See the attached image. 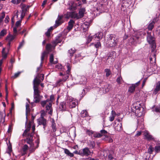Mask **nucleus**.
I'll use <instances>...</instances> for the list:
<instances>
[{
	"mask_svg": "<svg viewBox=\"0 0 160 160\" xmlns=\"http://www.w3.org/2000/svg\"><path fill=\"white\" fill-rule=\"evenodd\" d=\"M21 20H19L18 21H17L16 23L15 27L18 28V27H19V26L21 25Z\"/></svg>",
	"mask_w": 160,
	"mask_h": 160,
	"instance_id": "60",
	"label": "nucleus"
},
{
	"mask_svg": "<svg viewBox=\"0 0 160 160\" xmlns=\"http://www.w3.org/2000/svg\"><path fill=\"white\" fill-rule=\"evenodd\" d=\"M17 29V28L15 27L13 28V34H14L16 36L17 35L18 33V31Z\"/></svg>",
	"mask_w": 160,
	"mask_h": 160,
	"instance_id": "55",
	"label": "nucleus"
},
{
	"mask_svg": "<svg viewBox=\"0 0 160 160\" xmlns=\"http://www.w3.org/2000/svg\"><path fill=\"white\" fill-rule=\"evenodd\" d=\"M27 11V8H26L25 7V6H23V8H22V12L25 13Z\"/></svg>",
	"mask_w": 160,
	"mask_h": 160,
	"instance_id": "63",
	"label": "nucleus"
},
{
	"mask_svg": "<svg viewBox=\"0 0 160 160\" xmlns=\"http://www.w3.org/2000/svg\"><path fill=\"white\" fill-rule=\"evenodd\" d=\"M22 72H18L17 73H15L14 76H12V78H15L18 77V76L19 75L20 73H21Z\"/></svg>",
	"mask_w": 160,
	"mask_h": 160,
	"instance_id": "45",
	"label": "nucleus"
},
{
	"mask_svg": "<svg viewBox=\"0 0 160 160\" xmlns=\"http://www.w3.org/2000/svg\"><path fill=\"white\" fill-rule=\"evenodd\" d=\"M88 112L86 110H83L81 113V116L82 117H85L88 116Z\"/></svg>",
	"mask_w": 160,
	"mask_h": 160,
	"instance_id": "36",
	"label": "nucleus"
},
{
	"mask_svg": "<svg viewBox=\"0 0 160 160\" xmlns=\"http://www.w3.org/2000/svg\"><path fill=\"white\" fill-rule=\"evenodd\" d=\"M98 88L100 94H105L112 90V85L110 83H104V85L102 87Z\"/></svg>",
	"mask_w": 160,
	"mask_h": 160,
	"instance_id": "6",
	"label": "nucleus"
},
{
	"mask_svg": "<svg viewBox=\"0 0 160 160\" xmlns=\"http://www.w3.org/2000/svg\"><path fill=\"white\" fill-rule=\"evenodd\" d=\"M112 115L109 117V120L111 122L112 121L114 120L115 116V112H113L112 111Z\"/></svg>",
	"mask_w": 160,
	"mask_h": 160,
	"instance_id": "39",
	"label": "nucleus"
},
{
	"mask_svg": "<svg viewBox=\"0 0 160 160\" xmlns=\"http://www.w3.org/2000/svg\"><path fill=\"white\" fill-rule=\"evenodd\" d=\"M138 37L133 36L131 38L129 39V41L132 44H134L135 42H137L138 39Z\"/></svg>",
	"mask_w": 160,
	"mask_h": 160,
	"instance_id": "28",
	"label": "nucleus"
},
{
	"mask_svg": "<svg viewBox=\"0 0 160 160\" xmlns=\"http://www.w3.org/2000/svg\"><path fill=\"white\" fill-rule=\"evenodd\" d=\"M66 65L68 69L67 70H70L71 69V66L69 63H67L66 64Z\"/></svg>",
	"mask_w": 160,
	"mask_h": 160,
	"instance_id": "62",
	"label": "nucleus"
},
{
	"mask_svg": "<svg viewBox=\"0 0 160 160\" xmlns=\"http://www.w3.org/2000/svg\"><path fill=\"white\" fill-rule=\"evenodd\" d=\"M68 52L70 54V56H72L75 52V50L74 49L71 48L68 50Z\"/></svg>",
	"mask_w": 160,
	"mask_h": 160,
	"instance_id": "47",
	"label": "nucleus"
},
{
	"mask_svg": "<svg viewBox=\"0 0 160 160\" xmlns=\"http://www.w3.org/2000/svg\"><path fill=\"white\" fill-rule=\"evenodd\" d=\"M7 30L6 29H3L2 30L0 33V36L3 37L7 34Z\"/></svg>",
	"mask_w": 160,
	"mask_h": 160,
	"instance_id": "42",
	"label": "nucleus"
},
{
	"mask_svg": "<svg viewBox=\"0 0 160 160\" xmlns=\"http://www.w3.org/2000/svg\"><path fill=\"white\" fill-rule=\"evenodd\" d=\"M93 137L96 138H99L101 137V135L100 133H93Z\"/></svg>",
	"mask_w": 160,
	"mask_h": 160,
	"instance_id": "51",
	"label": "nucleus"
},
{
	"mask_svg": "<svg viewBox=\"0 0 160 160\" xmlns=\"http://www.w3.org/2000/svg\"><path fill=\"white\" fill-rule=\"evenodd\" d=\"M30 124H30V123H29V127L28 128H27L24 131V132L22 134L23 136H26L27 135H29V134L28 133V132L29 131L31 127Z\"/></svg>",
	"mask_w": 160,
	"mask_h": 160,
	"instance_id": "34",
	"label": "nucleus"
},
{
	"mask_svg": "<svg viewBox=\"0 0 160 160\" xmlns=\"http://www.w3.org/2000/svg\"><path fill=\"white\" fill-rule=\"evenodd\" d=\"M90 153L91 152L88 148H86L79 150L78 151L76 152V153L82 157H88L90 154Z\"/></svg>",
	"mask_w": 160,
	"mask_h": 160,
	"instance_id": "10",
	"label": "nucleus"
},
{
	"mask_svg": "<svg viewBox=\"0 0 160 160\" xmlns=\"http://www.w3.org/2000/svg\"><path fill=\"white\" fill-rule=\"evenodd\" d=\"M26 123H27L28 122V117L30 114V108L29 107V105L28 103H26Z\"/></svg>",
	"mask_w": 160,
	"mask_h": 160,
	"instance_id": "21",
	"label": "nucleus"
},
{
	"mask_svg": "<svg viewBox=\"0 0 160 160\" xmlns=\"http://www.w3.org/2000/svg\"><path fill=\"white\" fill-rule=\"evenodd\" d=\"M5 49L4 48H3L2 51V59H5L7 57V56L8 53H6L5 52Z\"/></svg>",
	"mask_w": 160,
	"mask_h": 160,
	"instance_id": "37",
	"label": "nucleus"
},
{
	"mask_svg": "<svg viewBox=\"0 0 160 160\" xmlns=\"http://www.w3.org/2000/svg\"><path fill=\"white\" fill-rule=\"evenodd\" d=\"M37 73H38L37 76L34 78V79L33 80V81H34L35 79L36 81H35V82L36 83V81L37 80H40V83L43 80L44 78V75L43 74L38 73V72Z\"/></svg>",
	"mask_w": 160,
	"mask_h": 160,
	"instance_id": "22",
	"label": "nucleus"
},
{
	"mask_svg": "<svg viewBox=\"0 0 160 160\" xmlns=\"http://www.w3.org/2000/svg\"><path fill=\"white\" fill-rule=\"evenodd\" d=\"M89 23L88 22H85L82 25V26L83 27V29H87L89 27Z\"/></svg>",
	"mask_w": 160,
	"mask_h": 160,
	"instance_id": "40",
	"label": "nucleus"
},
{
	"mask_svg": "<svg viewBox=\"0 0 160 160\" xmlns=\"http://www.w3.org/2000/svg\"><path fill=\"white\" fill-rule=\"evenodd\" d=\"M153 150V148L152 147V146L150 145L148 149V152L149 154H151L152 153Z\"/></svg>",
	"mask_w": 160,
	"mask_h": 160,
	"instance_id": "44",
	"label": "nucleus"
},
{
	"mask_svg": "<svg viewBox=\"0 0 160 160\" xmlns=\"http://www.w3.org/2000/svg\"><path fill=\"white\" fill-rule=\"evenodd\" d=\"M75 79L77 84H84L86 83L87 79L83 76H77L76 77Z\"/></svg>",
	"mask_w": 160,
	"mask_h": 160,
	"instance_id": "12",
	"label": "nucleus"
},
{
	"mask_svg": "<svg viewBox=\"0 0 160 160\" xmlns=\"http://www.w3.org/2000/svg\"><path fill=\"white\" fill-rule=\"evenodd\" d=\"M138 126H137L138 128H140V129L143 128V122H142L141 124L140 125L139 124V122L138 121Z\"/></svg>",
	"mask_w": 160,
	"mask_h": 160,
	"instance_id": "57",
	"label": "nucleus"
},
{
	"mask_svg": "<svg viewBox=\"0 0 160 160\" xmlns=\"http://www.w3.org/2000/svg\"><path fill=\"white\" fill-rule=\"evenodd\" d=\"M37 121L39 125H42L44 128H45L46 124V120L45 118L41 116V118L38 119Z\"/></svg>",
	"mask_w": 160,
	"mask_h": 160,
	"instance_id": "19",
	"label": "nucleus"
},
{
	"mask_svg": "<svg viewBox=\"0 0 160 160\" xmlns=\"http://www.w3.org/2000/svg\"><path fill=\"white\" fill-rule=\"evenodd\" d=\"M32 133L30 135L28 140V143L30 145V151L31 152H32L33 151H34L36 148H37L38 147V146H37L36 148H34L33 144L32 143Z\"/></svg>",
	"mask_w": 160,
	"mask_h": 160,
	"instance_id": "15",
	"label": "nucleus"
},
{
	"mask_svg": "<svg viewBox=\"0 0 160 160\" xmlns=\"http://www.w3.org/2000/svg\"><path fill=\"white\" fill-rule=\"evenodd\" d=\"M147 41L149 44L151 45L152 52H154L156 48L155 39L149 32H147Z\"/></svg>",
	"mask_w": 160,
	"mask_h": 160,
	"instance_id": "7",
	"label": "nucleus"
},
{
	"mask_svg": "<svg viewBox=\"0 0 160 160\" xmlns=\"http://www.w3.org/2000/svg\"><path fill=\"white\" fill-rule=\"evenodd\" d=\"M55 67L56 68H57L58 69H62V66L61 64H58L55 65Z\"/></svg>",
	"mask_w": 160,
	"mask_h": 160,
	"instance_id": "59",
	"label": "nucleus"
},
{
	"mask_svg": "<svg viewBox=\"0 0 160 160\" xmlns=\"http://www.w3.org/2000/svg\"><path fill=\"white\" fill-rule=\"evenodd\" d=\"M6 116V114L5 113V110L3 112H1L0 111V122L4 123L5 121V117Z\"/></svg>",
	"mask_w": 160,
	"mask_h": 160,
	"instance_id": "24",
	"label": "nucleus"
},
{
	"mask_svg": "<svg viewBox=\"0 0 160 160\" xmlns=\"http://www.w3.org/2000/svg\"><path fill=\"white\" fill-rule=\"evenodd\" d=\"M154 150L156 153L159 152L160 151V144L155 146Z\"/></svg>",
	"mask_w": 160,
	"mask_h": 160,
	"instance_id": "46",
	"label": "nucleus"
},
{
	"mask_svg": "<svg viewBox=\"0 0 160 160\" xmlns=\"http://www.w3.org/2000/svg\"><path fill=\"white\" fill-rule=\"evenodd\" d=\"M103 33L102 32H98L93 35L94 40L99 41L102 38Z\"/></svg>",
	"mask_w": 160,
	"mask_h": 160,
	"instance_id": "16",
	"label": "nucleus"
},
{
	"mask_svg": "<svg viewBox=\"0 0 160 160\" xmlns=\"http://www.w3.org/2000/svg\"><path fill=\"white\" fill-rule=\"evenodd\" d=\"M85 11V9L82 8L79 10L78 14L74 12H70V15L72 18L78 19L83 16Z\"/></svg>",
	"mask_w": 160,
	"mask_h": 160,
	"instance_id": "8",
	"label": "nucleus"
},
{
	"mask_svg": "<svg viewBox=\"0 0 160 160\" xmlns=\"http://www.w3.org/2000/svg\"><path fill=\"white\" fill-rule=\"evenodd\" d=\"M140 80L135 84H132L129 88L128 92L130 93L133 92L135 91V88L140 84Z\"/></svg>",
	"mask_w": 160,
	"mask_h": 160,
	"instance_id": "14",
	"label": "nucleus"
},
{
	"mask_svg": "<svg viewBox=\"0 0 160 160\" xmlns=\"http://www.w3.org/2000/svg\"><path fill=\"white\" fill-rule=\"evenodd\" d=\"M46 53L45 52H44L42 53V55H41V63L40 64V66L39 67H38L37 68V70H39V69H40V67L42 66V61L44 60L45 56V55H46Z\"/></svg>",
	"mask_w": 160,
	"mask_h": 160,
	"instance_id": "29",
	"label": "nucleus"
},
{
	"mask_svg": "<svg viewBox=\"0 0 160 160\" xmlns=\"http://www.w3.org/2000/svg\"><path fill=\"white\" fill-rule=\"evenodd\" d=\"M28 149V146L27 145H25L23 146L22 148V150L25 153Z\"/></svg>",
	"mask_w": 160,
	"mask_h": 160,
	"instance_id": "49",
	"label": "nucleus"
},
{
	"mask_svg": "<svg viewBox=\"0 0 160 160\" xmlns=\"http://www.w3.org/2000/svg\"><path fill=\"white\" fill-rule=\"evenodd\" d=\"M76 8L72 4H69L68 9L71 11H73L76 9Z\"/></svg>",
	"mask_w": 160,
	"mask_h": 160,
	"instance_id": "38",
	"label": "nucleus"
},
{
	"mask_svg": "<svg viewBox=\"0 0 160 160\" xmlns=\"http://www.w3.org/2000/svg\"><path fill=\"white\" fill-rule=\"evenodd\" d=\"M114 59L111 56H109L107 58L106 62L108 63L111 64L114 61Z\"/></svg>",
	"mask_w": 160,
	"mask_h": 160,
	"instance_id": "30",
	"label": "nucleus"
},
{
	"mask_svg": "<svg viewBox=\"0 0 160 160\" xmlns=\"http://www.w3.org/2000/svg\"><path fill=\"white\" fill-rule=\"evenodd\" d=\"M68 108H73L75 107L77 104V100L72 97H68L67 100Z\"/></svg>",
	"mask_w": 160,
	"mask_h": 160,
	"instance_id": "9",
	"label": "nucleus"
},
{
	"mask_svg": "<svg viewBox=\"0 0 160 160\" xmlns=\"http://www.w3.org/2000/svg\"><path fill=\"white\" fill-rule=\"evenodd\" d=\"M24 33H25L24 35V37H25L27 33V29L25 28L24 29L22 32H20V34L21 35H22Z\"/></svg>",
	"mask_w": 160,
	"mask_h": 160,
	"instance_id": "54",
	"label": "nucleus"
},
{
	"mask_svg": "<svg viewBox=\"0 0 160 160\" xmlns=\"http://www.w3.org/2000/svg\"><path fill=\"white\" fill-rule=\"evenodd\" d=\"M24 40H22V41L20 43L18 47V50L21 48L23 46L24 44Z\"/></svg>",
	"mask_w": 160,
	"mask_h": 160,
	"instance_id": "58",
	"label": "nucleus"
},
{
	"mask_svg": "<svg viewBox=\"0 0 160 160\" xmlns=\"http://www.w3.org/2000/svg\"><path fill=\"white\" fill-rule=\"evenodd\" d=\"M53 54H50V62L51 63H57L58 62V61L57 60L53 61V58H54V56Z\"/></svg>",
	"mask_w": 160,
	"mask_h": 160,
	"instance_id": "32",
	"label": "nucleus"
},
{
	"mask_svg": "<svg viewBox=\"0 0 160 160\" xmlns=\"http://www.w3.org/2000/svg\"><path fill=\"white\" fill-rule=\"evenodd\" d=\"M63 18L62 15H58L57 20L56 21L55 26L58 27L63 22L62 21V19Z\"/></svg>",
	"mask_w": 160,
	"mask_h": 160,
	"instance_id": "20",
	"label": "nucleus"
},
{
	"mask_svg": "<svg viewBox=\"0 0 160 160\" xmlns=\"http://www.w3.org/2000/svg\"><path fill=\"white\" fill-rule=\"evenodd\" d=\"M94 46L97 49L101 47V44L100 42H97L96 44H94Z\"/></svg>",
	"mask_w": 160,
	"mask_h": 160,
	"instance_id": "52",
	"label": "nucleus"
},
{
	"mask_svg": "<svg viewBox=\"0 0 160 160\" xmlns=\"http://www.w3.org/2000/svg\"><path fill=\"white\" fill-rule=\"evenodd\" d=\"M64 152L65 154L71 157H73V154L72 153L70 152L67 149H64Z\"/></svg>",
	"mask_w": 160,
	"mask_h": 160,
	"instance_id": "33",
	"label": "nucleus"
},
{
	"mask_svg": "<svg viewBox=\"0 0 160 160\" xmlns=\"http://www.w3.org/2000/svg\"><path fill=\"white\" fill-rule=\"evenodd\" d=\"M41 104L43 107H45L46 110L48 111V113L52 115V104L49 102L48 99L46 100L42 101L41 102Z\"/></svg>",
	"mask_w": 160,
	"mask_h": 160,
	"instance_id": "5",
	"label": "nucleus"
},
{
	"mask_svg": "<svg viewBox=\"0 0 160 160\" xmlns=\"http://www.w3.org/2000/svg\"><path fill=\"white\" fill-rule=\"evenodd\" d=\"M88 89L87 88H85L83 89L82 91L81 94H80L81 97H83L85 95Z\"/></svg>",
	"mask_w": 160,
	"mask_h": 160,
	"instance_id": "41",
	"label": "nucleus"
},
{
	"mask_svg": "<svg viewBox=\"0 0 160 160\" xmlns=\"http://www.w3.org/2000/svg\"><path fill=\"white\" fill-rule=\"evenodd\" d=\"M35 79L33 83V89H34V99L33 101L34 102L37 103L40 102L41 99L42 98V96L40 95V91L38 89V86L40 83V80H37L35 83Z\"/></svg>",
	"mask_w": 160,
	"mask_h": 160,
	"instance_id": "1",
	"label": "nucleus"
},
{
	"mask_svg": "<svg viewBox=\"0 0 160 160\" xmlns=\"http://www.w3.org/2000/svg\"><path fill=\"white\" fill-rule=\"evenodd\" d=\"M89 145L91 148H93L95 146V143L94 141H91L90 142Z\"/></svg>",
	"mask_w": 160,
	"mask_h": 160,
	"instance_id": "53",
	"label": "nucleus"
},
{
	"mask_svg": "<svg viewBox=\"0 0 160 160\" xmlns=\"http://www.w3.org/2000/svg\"><path fill=\"white\" fill-rule=\"evenodd\" d=\"M54 99V96L53 95H52L50 96V100H49V102H51L52 103V101H53Z\"/></svg>",
	"mask_w": 160,
	"mask_h": 160,
	"instance_id": "64",
	"label": "nucleus"
},
{
	"mask_svg": "<svg viewBox=\"0 0 160 160\" xmlns=\"http://www.w3.org/2000/svg\"><path fill=\"white\" fill-rule=\"evenodd\" d=\"M54 44H51L48 43L47 44L46 46V49L47 50L48 52H50L52 50V48H54L55 47L54 46Z\"/></svg>",
	"mask_w": 160,
	"mask_h": 160,
	"instance_id": "27",
	"label": "nucleus"
},
{
	"mask_svg": "<svg viewBox=\"0 0 160 160\" xmlns=\"http://www.w3.org/2000/svg\"><path fill=\"white\" fill-rule=\"evenodd\" d=\"M68 107L67 104V102H61L58 107L57 108V112L65 111L68 110Z\"/></svg>",
	"mask_w": 160,
	"mask_h": 160,
	"instance_id": "11",
	"label": "nucleus"
},
{
	"mask_svg": "<svg viewBox=\"0 0 160 160\" xmlns=\"http://www.w3.org/2000/svg\"><path fill=\"white\" fill-rule=\"evenodd\" d=\"M157 20V18H154L153 20V21L149 24L148 27L149 30H151L153 28L154 24Z\"/></svg>",
	"mask_w": 160,
	"mask_h": 160,
	"instance_id": "25",
	"label": "nucleus"
},
{
	"mask_svg": "<svg viewBox=\"0 0 160 160\" xmlns=\"http://www.w3.org/2000/svg\"><path fill=\"white\" fill-rule=\"evenodd\" d=\"M100 134L101 135V136L102 135H104L105 137H106V134L108 133L107 131H106L105 130H102L100 131Z\"/></svg>",
	"mask_w": 160,
	"mask_h": 160,
	"instance_id": "48",
	"label": "nucleus"
},
{
	"mask_svg": "<svg viewBox=\"0 0 160 160\" xmlns=\"http://www.w3.org/2000/svg\"><path fill=\"white\" fill-rule=\"evenodd\" d=\"M16 35L13 34L9 35L7 37V39L9 41V42H11L16 37Z\"/></svg>",
	"mask_w": 160,
	"mask_h": 160,
	"instance_id": "31",
	"label": "nucleus"
},
{
	"mask_svg": "<svg viewBox=\"0 0 160 160\" xmlns=\"http://www.w3.org/2000/svg\"><path fill=\"white\" fill-rule=\"evenodd\" d=\"M61 35H58L56 37L55 40L52 42V44H54V47H56L58 43H60L62 42V39L61 38Z\"/></svg>",
	"mask_w": 160,
	"mask_h": 160,
	"instance_id": "18",
	"label": "nucleus"
},
{
	"mask_svg": "<svg viewBox=\"0 0 160 160\" xmlns=\"http://www.w3.org/2000/svg\"><path fill=\"white\" fill-rule=\"evenodd\" d=\"M74 23L75 22L73 20H70L68 22V25L66 29H65V30H66V33L68 32L72 28Z\"/></svg>",
	"mask_w": 160,
	"mask_h": 160,
	"instance_id": "17",
	"label": "nucleus"
},
{
	"mask_svg": "<svg viewBox=\"0 0 160 160\" xmlns=\"http://www.w3.org/2000/svg\"><path fill=\"white\" fill-rule=\"evenodd\" d=\"M116 82H117L118 84V85H120L123 82L122 77L121 76L118 77L116 79Z\"/></svg>",
	"mask_w": 160,
	"mask_h": 160,
	"instance_id": "35",
	"label": "nucleus"
},
{
	"mask_svg": "<svg viewBox=\"0 0 160 160\" xmlns=\"http://www.w3.org/2000/svg\"><path fill=\"white\" fill-rule=\"evenodd\" d=\"M118 39L115 35H110L108 39L107 46L108 47H114L117 45Z\"/></svg>",
	"mask_w": 160,
	"mask_h": 160,
	"instance_id": "3",
	"label": "nucleus"
},
{
	"mask_svg": "<svg viewBox=\"0 0 160 160\" xmlns=\"http://www.w3.org/2000/svg\"><path fill=\"white\" fill-rule=\"evenodd\" d=\"M115 129L118 131H120L122 129V124L120 122H119L118 123L114 125Z\"/></svg>",
	"mask_w": 160,
	"mask_h": 160,
	"instance_id": "23",
	"label": "nucleus"
},
{
	"mask_svg": "<svg viewBox=\"0 0 160 160\" xmlns=\"http://www.w3.org/2000/svg\"><path fill=\"white\" fill-rule=\"evenodd\" d=\"M143 135L145 138L148 141H155V138L150 134L147 131H144L143 132Z\"/></svg>",
	"mask_w": 160,
	"mask_h": 160,
	"instance_id": "13",
	"label": "nucleus"
},
{
	"mask_svg": "<svg viewBox=\"0 0 160 160\" xmlns=\"http://www.w3.org/2000/svg\"><path fill=\"white\" fill-rule=\"evenodd\" d=\"M132 111L138 117H140L142 115L144 108L141 107L139 102H137L134 103L131 106Z\"/></svg>",
	"mask_w": 160,
	"mask_h": 160,
	"instance_id": "2",
	"label": "nucleus"
},
{
	"mask_svg": "<svg viewBox=\"0 0 160 160\" xmlns=\"http://www.w3.org/2000/svg\"><path fill=\"white\" fill-rule=\"evenodd\" d=\"M70 71H63V72L60 73V75L62 76V79H59L56 82V85L57 86L60 85L61 82L65 81L68 78L70 74Z\"/></svg>",
	"mask_w": 160,
	"mask_h": 160,
	"instance_id": "4",
	"label": "nucleus"
},
{
	"mask_svg": "<svg viewBox=\"0 0 160 160\" xmlns=\"http://www.w3.org/2000/svg\"><path fill=\"white\" fill-rule=\"evenodd\" d=\"M86 133L89 135L91 136L93 134V132L92 130H88L86 131Z\"/></svg>",
	"mask_w": 160,
	"mask_h": 160,
	"instance_id": "56",
	"label": "nucleus"
},
{
	"mask_svg": "<svg viewBox=\"0 0 160 160\" xmlns=\"http://www.w3.org/2000/svg\"><path fill=\"white\" fill-rule=\"evenodd\" d=\"M12 151V148L11 145L10 144L8 146V149L7 150L6 152L10 154Z\"/></svg>",
	"mask_w": 160,
	"mask_h": 160,
	"instance_id": "43",
	"label": "nucleus"
},
{
	"mask_svg": "<svg viewBox=\"0 0 160 160\" xmlns=\"http://www.w3.org/2000/svg\"><path fill=\"white\" fill-rule=\"evenodd\" d=\"M9 18L8 17V16H6V18H5V19L4 20V22L6 23H7L9 22Z\"/></svg>",
	"mask_w": 160,
	"mask_h": 160,
	"instance_id": "61",
	"label": "nucleus"
},
{
	"mask_svg": "<svg viewBox=\"0 0 160 160\" xmlns=\"http://www.w3.org/2000/svg\"><path fill=\"white\" fill-rule=\"evenodd\" d=\"M92 39L94 40L93 35H89L87 38V42L88 43L90 42Z\"/></svg>",
	"mask_w": 160,
	"mask_h": 160,
	"instance_id": "50",
	"label": "nucleus"
},
{
	"mask_svg": "<svg viewBox=\"0 0 160 160\" xmlns=\"http://www.w3.org/2000/svg\"><path fill=\"white\" fill-rule=\"evenodd\" d=\"M160 90V81L156 84L155 88L153 90V94H156Z\"/></svg>",
	"mask_w": 160,
	"mask_h": 160,
	"instance_id": "26",
	"label": "nucleus"
}]
</instances>
